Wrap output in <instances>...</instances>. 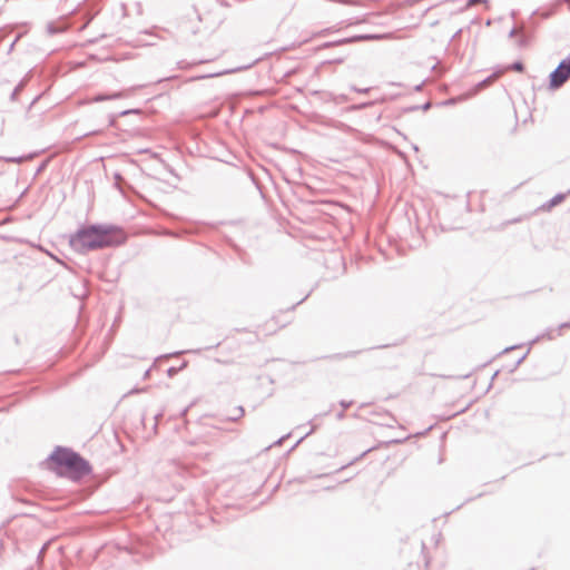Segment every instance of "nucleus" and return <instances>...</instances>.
<instances>
[{"mask_svg": "<svg viewBox=\"0 0 570 570\" xmlns=\"http://www.w3.org/2000/svg\"><path fill=\"white\" fill-rule=\"evenodd\" d=\"M570 78V56L562 60L550 75V88L561 87Z\"/></svg>", "mask_w": 570, "mask_h": 570, "instance_id": "3", "label": "nucleus"}, {"mask_svg": "<svg viewBox=\"0 0 570 570\" xmlns=\"http://www.w3.org/2000/svg\"><path fill=\"white\" fill-rule=\"evenodd\" d=\"M510 69L514 70V71H518V72H522L524 70V67H523V63L522 62H515L513 63Z\"/></svg>", "mask_w": 570, "mask_h": 570, "instance_id": "5", "label": "nucleus"}, {"mask_svg": "<svg viewBox=\"0 0 570 570\" xmlns=\"http://www.w3.org/2000/svg\"><path fill=\"white\" fill-rule=\"evenodd\" d=\"M52 469L60 475L79 479L89 472L88 463L68 449H57L50 456Z\"/></svg>", "mask_w": 570, "mask_h": 570, "instance_id": "2", "label": "nucleus"}, {"mask_svg": "<svg viewBox=\"0 0 570 570\" xmlns=\"http://www.w3.org/2000/svg\"><path fill=\"white\" fill-rule=\"evenodd\" d=\"M244 415V410L242 407H236L235 413L233 414V419H237Z\"/></svg>", "mask_w": 570, "mask_h": 570, "instance_id": "6", "label": "nucleus"}, {"mask_svg": "<svg viewBox=\"0 0 570 570\" xmlns=\"http://www.w3.org/2000/svg\"><path fill=\"white\" fill-rule=\"evenodd\" d=\"M125 232L115 226H89L78 230L71 238V246L81 253L125 243Z\"/></svg>", "mask_w": 570, "mask_h": 570, "instance_id": "1", "label": "nucleus"}, {"mask_svg": "<svg viewBox=\"0 0 570 570\" xmlns=\"http://www.w3.org/2000/svg\"><path fill=\"white\" fill-rule=\"evenodd\" d=\"M119 97H121V95H120V94H115V95L109 96L108 98H110V99H115V98H119Z\"/></svg>", "mask_w": 570, "mask_h": 570, "instance_id": "7", "label": "nucleus"}, {"mask_svg": "<svg viewBox=\"0 0 570 570\" xmlns=\"http://www.w3.org/2000/svg\"><path fill=\"white\" fill-rule=\"evenodd\" d=\"M368 39H373V37H370V36H357V37H354V38H351V39H343V40H340L335 43H332L333 46H338V45H344V43H350V42H355V41H363V40H368Z\"/></svg>", "mask_w": 570, "mask_h": 570, "instance_id": "4", "label": "nucleus"}]
</instances>
